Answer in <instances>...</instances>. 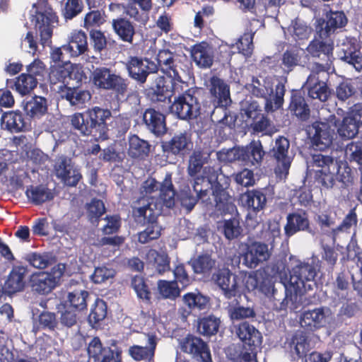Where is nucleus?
I'll list each match as a JSON object with an SVG mask.
<instances>
[{
  "instance_id": "nucleus-23",
  "label": "nucleus",
  "mask_w": 362,
  "mask_h": 362,
  "mask_svg": "<svg viewBox=\"0 0 362 362\" xmlns=\"http://www.w3.org/2000/svg\"><path fill=\"white\" fill-rule=\"evenodd\" d=\"M146 62L142 58L138 57H130L126 63V69L129 76L136 81L144 83L146 81V78L149 74L158 71L157 65L149 60L146 59Z\"/></svg>"
},
{
  "instance_id": "nucleus-44",
  "label": "nucleus",
  "mask_w": 362,
  "mask_h": 362,
  "mask_svg": "<svg viewBox=\"0 0 362 362\" xmlns=\"http://www.w3.org/2000/svg\"><path fill=\"white\" fill-rule=\"evenodd\" d=\"M2 128L11 132L18 133L23 131L25 122L22 113L19 111L4 112L1 118Z\"/></svg>"
},
{
  "instance_id": "nucleus-37",
  "label": "nucleus",
  "mask_w": 362,
  "mask_h": 362,
  "mask_svg": "<svg viewBox=\"0 0 362 362\" xmlns=\"http://www.w3.org/2000/svg\"><path fill=\"white\" fill-rule=\"evenodd\" d=\"M309 228V221L305 211L288 214L286 223L284 226V233L288 238L299 231H303Z\"/></svg>"
},
{
  "instance_id": "nucleus-21",
  "label": "nucleus",
  "mask_w": 362,
  "mask_h": 362,
  "mask_svg": "<svg viewBox=\"0 0 362 362\" xmlns=\"http://www.w3.org/2000/svg\"><path fill=\"white\" fill-rule=\"evenodd\" d=\"M360 124L362 127V107L361 105L356 104L351 107L349 115L343 119L337 132L342 138L351 139L359 132Z\"/></svg>"
},
{
  "instance_id": "nucleus-61",
  "label": "nucleus",
  "mask_w": 362,
  "mask_h": 362,
  "mask_svg": "<svg viewBox=\"0 0 362 362\" xmlns=\"http://www.w3.org/2000/svg\"><path fill=\"white\" fill-rule=\"evenodd\" d=\"M281 235V227L279 222L274 220H269L264 226L263 229L257 234V237L270 244L274 243L276 238Z\"/></svg>"
},
{
  "instance_id": "nucleus-2",
  "label": "nucleus",
  "mask_w": 362,
  "mask_h": 362,
  "mask_svg": "<svg viewBox=\"0 0 362 362\" xmlns=\"http://www.w3.org/2000/svg\"><path fill=\"white\" fill-rule=\"evenodd\" d=\"M112 117L107 108L95 106L83 112L70 116L71 127L83 136H91L96 141H105L109 138L107 120Z\"/></svg>"
},
{
  "instance_id": "nucleus-55",
  "label": "nucleus",
  "mask_w": 362,
  "mask_h": 362,
  "mask_svg": "<svg viewBox=\"0 0 362 362\" xmlns=\"http://www.w3.org/2000/svg\"><path fill=\"white\" fill-rule=\"evenodd\" d=\"M304 53L303 49L298 47H292L286 49L281 58L283 69L287 72L293 71L294 67L298 66L300 62L301 54Z\"/></svg>"
},
{
  "instance_id": "nucleus-16",
  "label": "nucleus",
  "mask_w": 362,
  "mask_h": 362,
  "mask_svg": "<svg viewBox=\"0 0 362 362\" xmlns=\"http://www.w3.org/2000/svg\"><path fill=\"white\" fill-rule=\"evenodd\" d=\"M290 142L284 136H279L275 141V145L270 151L271 156L275 159L276 166L275 174L279 178H286L291 164V159L288 156Z\"/></svg>"
},
{
  "instance_id": "nucleus-62",
  "label": "nucleus",
  "mask_w": 362,
  "mask_h": 362,
  "mask_svg": "<svg viewBox=\"0 0 362 362\" xmlns=\"http://www.w3.org/2000/svg\"><path fill=\"white\" fill-rule=\"evenodd\" d=\"M261 350L239 346L234 353L230 354V360L233 362H258L257 354Z\"/></svg>"
},
{
  "instance_id": "nucleus-36",
  "label": "nucleus",
  "mask_w": 362,
  "mask_h": 362,
  "mask_svg": "<svg viewBox=\"0 0 362 362\" xmlns=\"http://www.w3.org/2000/svg\"><path fill=\"white\" fill-rule=\"evenodd\" d=\"M62 48L71 57H76L84 54L88 49L86 34L82 30L73 32L68 44L63 45Z\"/></svg>"
},
{
  "instance_id": "nucleus-26",
  "label": "nucleus",
  "mask_w": 362,
  "mask_h": 362,
  "mask_svg": "<svg viewBox=\"0 0 362 362\" xmlns=\"http://www.w3.org/2000/svg\"><path fill=\"white\" fill-rule=\"evenodd\" d=\"M267 188L247 189L240 195L243 205L248 210L257 214L267 206Z\"/></svg>"
},
{
  "instance_id": "nucleus-40",
  "label": "nucleus",
  "mask_w": 362,
  "mask_h": 362,
  "mask_svg": "<svg viewBox=\"0 0 362 362\" xmlns=\"http://www.w3.org/2000/svg\"><path fill=\"white\" fill-rule=\"evenodd\" d=\"M289 109L297 117L302 121H306L310 115V110L303 95L299 90L291 91Z\"/></svg>"
},
{
  "instance_id": "nucleus-54",
  "label": "nucleus",
  "mask_w": 362,
  "mask_h": 362,
  "mask_svg": "<svg viewBox=\"0 0 362 362\" xmlns=\"http://www.w3.org/2000/svg\"><path fill=\"white\" fill-rule=\"evenodd\" d=\"M88 296L87 291L74 290L68 293L65 303L76 311H83L87 309Z\"/></svg>"
},
{
  "instance_id": "nucleus-53",
  "label": "nucleus",
  "mask_w": 362,
  "mask_h": 362,
  "mask_svg": "<svg viewBox=\"0 0 362 362\" xmlns=\"http://www.w3.org/2000/svg\"><path fill=\"white\" fill-rule=\"evenodd\" d=\"M182 301L190 310H202L206 308L209 298L197 291L185 293L182 297Z\"/></svg>"
},
{
  "instance_id": "nucleus-49",
  "label": "nucleus",
  "mask_w": 362,
  "mask_h": 362,
  "mask_svg": "<svg viewBox=\"0 0 362 362\" xmlns=\"http://www.w3.org/2000/svg\"><path fill=\"white\" fill-rule=\"evenodd\" d=\"M257 291L264 294L266 296L269 297L272 301L274 309L278 311L286 310V309H279V306L284 299V297L278 296V291L274 288V283L268 277L261 276Z\"/></svg>"
},
{
  "instance_id": "nucleus-31",
  "label": "nucleus",
  "mask_w": 362,
  "mask_h": 362,
  "mask_svg": "<svg viewBox=\"0 0 362 362\" xmlns=\"http://www.w3.org/2000/svg\"><path fill=\"white\" fill-rule=\"evenodd\" d=\"M112 28L118 39L124 42L133 44L136 35V27L134 22L124 16L113 18L111 22Z\"/></svg>"
},
{
  "instance_id": "nucleus-18",
  "label": "nucleus",
  "mask_w": 362,
  "mask_h": 362,
  "mask_svg": "<svg viewBox=\"0 0 362 362\" xmlns=\"http://www.w3.org/2000/svg\"><path fill=\"white\" fill-rule=\"evenodd\" d=\"M326 112L327 109L323 107L318 110V151H323L332 144L336 129L334 115L328 111L327 117L322 118Z\"/></svg>"
},
{
  "instance_id": "nucleus-12",
  "label": "nucleus",
  "mask_w": 362,
  "mask_h": 362,
  "mask_svg": "<svg viewBox=\"0 0 362 362\" xmlns=\"http://www.w3.org/2000/svg\"><path fill=\"white\" fill-rule=\"evenodd\" d=\"M53 170L56 177L69 187H76L82 178L79 169L66 155H59L55 158Z\"/></svg>"
},
{
  "instance_id": "nucleus-27",
  "label": "nucleus",
  "mask_w": 362,
  "mask_h": 362,
  "mask_svg": "<svg viewBox=\"0 0 362 362\" xmlns=\"http://www.w3.org/2000/svg\"><path fill=\"white\" fill-rule=\"evenodd\" d=\"M192 146L190 135L186 132L175 134L170 141L162 142L161 147L167 156L184 155Z\"/></svg>"
},
{
  "instance_id": "nucleus-7",
  "label": "nucleus",
  "mask_w": 362,
  "mask_h": 362,
  "mask_svg": "<svg viewBox=\"0 0 362 362\" xmlns=\"http://www.w3.org/2000/svg\"><path fill=\"white\" fill-rule=\"evenodd\" d=\"M196 92L194 88L180 83L179 91L169 106L170 112L182 120L196 119L200 115V103L195 95Z\"/></svg>"
},
{
  "instance_id": "nucleus-1",
  "label": "nucleus",
  "mask_w": 362,
  "mask_h": 362,
  "mask_svg": "<svg viewBox=\"0 0 362 362\" xmlns=\"http://www.w3.org/2000/svg\"><path fill=\"white\" fill-rule=\"evenodd\" d=\"M290 277L287 284H284V299L279 306V309H286L291 303V309L298 308L301 296L304 293L313 291L317 286L315 268L308 263L298 262V264L289 271Z\"/></svg>"
},
{
  "instance_id": "nucleus-13",
  "label": "nucleus",
  "mask_w": 362,
  "mask_h": 362,
  "mask_svg": "<svg viewBox=\"0 0 362 362\" xmlns=\"http://www.w3.org/2000/svg\"><path fill=\"white\" fill-rule=\"evenodd\" d=\"M179 346L183 353L199 362H213L208 344L199 337L188 334L179 340Z\"/></svg>"
},
{
  "instance_id": "nucleus-50",
  "label": "nucleus",
  "mask_w": 362,
  "mask_h": 362,
  "mask_svg": "<svg viewBox=\"0 0 362 362\" xmlns=\"http://www.w3.org/2000/svg\"><path fill=\"white\" fill-rule=\"evenodd\" d=\"M59 321L57 315L49 311H42L37 317L33 329L37 332L40 330L55 332L58 327Z\"/></svg>"
},
{
  "instance_id": "nucleus-60",
  "label": "nucleus",
  "mask_w": 362,
  "mask_h": 362,
  "mask_svg": "<svg viewBox=\"0 0 362 362\" xmlns=\"http://www.w3.org/2000/svg\"><path fill=\"white\" fill-rule=\"evenodd\" d=\"M87 216L90 222L98 225L100 217L105 213L106 209L103 202L93 198L86 204Z\"/></svg>"
},
{
  "instance_id": "nucleus-28",
  "label": "nucleus",
  "mask_w": 362,
  "mask_h": 362,
  "mask_svg": "<svg viewBox=\"0 0 362 362\" xmlns=\"http://www.w3.org/2000/svg\"><path fill=\"white\" fill-rule=\"evenodd\" d=\"M264 151L259 141H251L248 145L238 148L235 156L246 165H255L262 162Z\"/></svg>"
},
{
  "instance_id": "nucleus-5",
  "label": "nucleus",
  "mask_w": 362,
  "mask_h": 362,
  "mask_svg": "<svg viewBox=\"0 0 362 362\" xmlns=\"http://www.w3.org/2000/svg\"><path fill=\"white\" fill-rule=\"evenodd\" d=\"M270 79L262 78V80L252 77V83L249 85L250 92L255 97L264 98V110L267 113L274 112L283 106L286 88L284 83L279 82L274 88Z\"/></svg>"
},
{
  "instance_id": "nucleus-22",
  "label": "nucleus",
  "mask_w": 362,
  "mask_h": 362,
  "mask_svg": "<svg viewBox=\"0 0 362 362\" xmlns=\"http://www.w3.org/2000/svg\"><path fill=\"white\" fill-rule=\"evenodd\" d=\"M235 333L243 347L262 349L263 337L262 333L248 322H242L235 327Z\"/></svg>"
},
{
  "instance_id": "nucleus-17",
  "label": "nucleus",
  "mask_w": 362,
  "mask_h": 362,
  "mask_svg": "<svg viewBox=\"0 0 362 362\" xmlns=\"http://www.w3.org/2000/svg\"><path fill=\"white\" fill-rule=\"evenodd\" d=\"M212 279L220 288L226 299L231 300L233 297L238 296V277L228 267L218 269L213 274Z\"/></svg>"
},
{
  "instance_id": "nucleus-9",
  "label": "nucleus",
  "mask_w": 362,
  "mask_h": 362,
  "mask_svg": "<svg viewBox=\"0 0 362 362\" xmlns=\"http://www.w3.org/2000/svg\"><path fill=\"white\" fill-rule=\"evenodd\" d=\"M90 80L97 88L112 90L117 97H124L128 90V80L106 66L94 69L90 74Z\"/></svg>"
},
{
  "instance_id": "nucleus-64",
  "label": "nucleus",
  "mask_w": 362,
  "mask_h": 362,
  "mask_svg": "<svg viewBox=\"0 0 362 362\" xmlns=\"http://www.w3.org/2000/svg\"><path fill=\"white\" fill-rule=\"evenodd\" d=\"M83 9V2L82 0H64V4L62 12L64 18L67 20H71Z\"/></svg>"
},
{
  "instance_id": "nucleus-3",
  "label": "nucleus",
  "mask_w": 362,
  "mask_h": 362,
  "mask_svg": "<svg viewBox=\"0 0 362 362\" xmlns=\"http://www.w3.org/2000/svg\"><path fill=\"white\" fill-rule=\"evenodd\" d=\"M322 18L318 20V35L322 40L318 39V53L323 52V56L326 58L325 64L318 63V78L320 77L327 78L329 70L331 69V62L329 59L332 53L333 42L329 36L338 28L344 26L347 22L346 16L343 12H332L329 7L323 4Z\"/></svg>"
},
{
  "instance_id": "nucleus-25",
  "label": "nucleus",
  "mask_w": 362,
  "mask_h": 362,
  "mask_svg": "<svg viewBox=\"0 0 362 362\" xmlns=\"http://www.w3.org/2000/svg\"><path fill=\"white\" fill-rule=\"evenodd\" d=\"M339 168L332 157L318 154V182L327 189L332 188L334 182V176Z\"/></svg>"
},
{
  "instance_id": "nucleus-29",
  "label": "nucleus",
  "mask_w": 362,
  "mask_h": 362,
  "mask_svg": "<svg viewBox=\"0 0 362 362\" xmlns=\"http://www.w3.org/2000/svg\"><path fill=\"white\" fill-rule=\"evenodd\" d=\"M143 121L146 129L157 137L167 132L165 115L154 108H147L144 111Z\"/></svg>"
},
{
  "instance_id": "nucleus-35",
  "label": "nucleus",
  "mask_w": 362,
  "mask_h": 362,
  "mask_svg": "<svg viewBox=\"0 0 362 362\" xmlns=\"http://www.w3.org/2000/svg\"><path fill=\"white\" fill-rule=\"evenodd\" d=\"M191 56L195 64L200 68H210L214 62V55L211 46L205 41L192 47Z\"/></svg>"
},
{
  "instance_id": "nucleus-42",
  "label": "nucleus",
  "mask_w": 362,
  "mask_h": 362,
  "mask_svg": "<svg viewBox=\"0 0 362 362\" xmlns=\"http://www.w3.org/2000/svg\"><path fill=\"white\" fill-rule=\"evenodd\" d=\"M61 96L69 101L71 105L78 107H83L91 99V93L89 90H82L76 86L62 89Z\"/></svg>"
},
{
  "instance_id": "nucleus-33",
  "label": "nucleus",
  "mask_w": 362,
  "mask_h": 362,
  "mask_svg": "<svg viewBox=\"0 0 362 362\" xmlns=\"http://www.w3.org/2000/svg\"><path fill=\"white\" fill-rule=\"evenodd\" d=\"M288 346L291 352L295 353L298 358L305 356L303 362H317L315 351H313L307 356L310 351V344L306 337L302 332H296L292 336Z\"/></svg>"
},
{
  "instance_id": "nucleus-10",
  "label": "nucleus",
  "mask_w": 362,
  "mask_h": 362,
  "mask_svg": "<svg viewBox=\"0 0 362 362\" xmlns=\"http://www.w3.org/2000/svg\"><path fill=\"white\" fill-rule=\"evenodd\" d=\"M180 85V82L173 81V78L168 81L164 76H158L155 85L146 89V98L163 110L169 109L172 103L171 98L179 91Z\"/></svg>"
},
{
  "instance_id": "nucleus-58",
  "label": "nucleus",
  "mask_w": 362,
  "mask_h": 362,
  "mask_svg": "<svg viewBox=\"0 0 362 362\" xmlns=\"http://www.w3.org/2000/svg\"><path fill=\"white\" fill-rule=\"evenodd\" d=\"M36 78L26 73L19 75L14 82L13 88L22 95L30 93L37 85Z\"/></svg>"
},
{
  "instance_id": "nucleus-8",
  "label": "nucleus",
  "mask_w": 362,
  "mask_h": 362,
  "mask_svg": "<svg viewBox=\"0 0 362 362\" xmlns=\"http://www.w3.org/2000/svg\"><path fill=\"white\" fill-rule=\"evenodd\" d=\"M66 265L59 263L49 271H38L30 274L28 284L33 293L39 296H47L61 284Z\"/></svg>"
},
{
  "instance_id": "nucleus-32",
  "label": "nucleus",
  "mask_w": 362,
  "mask_h": 362,
  "mask_svg": "<svg viewBox=\"0 0 362 362\" xmlns=\"http://www.w3.org/2000/svg\"><path fill=\"white\" fill-rule=\"evenodd\" d=\"M230 104L231 103L213 104L214 108L211 113V120L219 131L226 127L231 129L235 123V117L232 116L231 112L228 109Z\"/></svg>"
},
{
  "instance_id": "nucleus-63",
  "label": "nucleus",
  "mask_w": 362,
  "mask_h": 362,
  "mask_svg": "<svg viewBox=\"0 0 362 362\" xmlns=\"http://www.w3.org/2000/svg\"><path fill=\"white\" fill-rule=\"evenodd\" d=\"M159 293L165 299L175 300L180 295V288L175 281L159 280L158 281Z\"/></svg>"
},
{
  "instance_id": "nucleus-20",
  "label": "nucleus",
  "mask_w": 362,
  "mask_h": 362,
  "mask_svg": "<svg viewBox=\"0 0 362 362\" xmlns=\"http://www.w3.org/2000/svg\"><path fill=\"white\" fill-rule=\"evenodd\" d=\"M156 60L158 69L160 68L162 72L173 78V81H178L187 86V83L182 79L179 73L180 60L173 52L168 49H161L157 54Z\"/></svg>"
},
{
  "instance_id": "nucleus-45",
  "label": "nucleus",
  "mask_w": 362,
  "mask_h": 362,
  "mask_svg": "<svg viewBox=\"0 0 362 362\" xmlns=\"http://www.w3.org/2000/svg\"><path fill=\"white\" fill-rule=\"evenodd\" d=\"M25 194L28 200L35 205H40L54 199V195L51 189L45 185H30L27 187Z\"/></svg>"
},
{
  "instance_id": "nucleus-52",
  "label": "nucleus",
  "mask_w": 362,
  "mask_h": 362,
  "mask_svg": "<svg viewBox=\"0 0 362 362\" xmlns=\"http://www.w3.org/2000/svg\"><path fill=\"white\" fill-rule=\"evenodd\" d=\"M131 286L139 300L147 304L151 303L152 293L144 276H134L131 279Z\"/></svg>"
},
{
  "instance_id": "nucleus-24",
  "label": "nucleus",
  "mask_w": 362,
  "mask_h": 362,
  "mask_svg": "<svg viewBox=\"0 0 362 362\" xmlns=\"http://www.w3.org/2000/svg\"><path fill=\"white\" fill-rule=\"evenodd\" d=\"M28 268L22 264H16L12 267L7 279H6L3 289L5 293L12 295L23 291L27 284V275Z\"/></svg>"
},
{
  "instance_id": "nucleus-14",
  "label": "nucleus",
  "mask_w": 362,
  "mask_h": 362,
  "mask_svg": "<svg viewBox=\"0 0 362 362\" xmlns=\"http://www.w3.org/2000/svg\"><path fill=\"white\" fill-rule=\"evenodd\" d=\"M87 353L93 362H122L120 348L104 346L100 337H94L88 342Z\"/></svg>"
},
{
  "instance_id": "nucleus-43",
  "label": "nucleus",
  "mask_w": 362,
  "mask_h": 362,
  "mask_svg": "<svg viewBox=\"0 0 362 362\" xmlns=\"http://www.w3.org/2000/svg\"><path fill=\"white\" fill-rule=\"evenodd\" d=\"M150 144L137 135L133 134L129 138L128 155L132 158L144 160L149 155Z\"/></svg>"
},
{
  "instance_id": "nucleus-57",
  "label": "nucleus",
  "mask_w": 362,
  "mask_h": 362,
  "mask_svg": "<svg viewBox=\"0 0 362 362\" xmlns=\"http://www.w3.org/2000/svg\"><path fill=\"white\" fill-rule=\"evenodd\" d=\"M189 264L195 274H205L210 273L215 267L216 260L208 254H202L191 260Z\"/></svg>"
},
{
  "instance_id": "nucleus-38",
  "label": "nucleus",
  "mask_w": 362,
  "mask_h": 362,
  "mask_svg": "<svg viewBox=\"0 0 362 362\" xmlns=\"http://www.w3.org/2000/svg\"><path fill=\"white\" fill-rule=\"evenodd\" d=\"M241 293L238 296L233 297L231 300H228L226 310L228 315L232 320H240L246 318H253L256 316V313L252 308L244 307L240 305Z\"/></svg>"
},
{
  "instance_id": "nucleus-15",
  "label": "nucleus",
  "mask_w": 362,
  "mask_h": 362,
  "mask_svg": "<svg viewBox=\"0 0 362 362\" xmlns=\"http://www.w3.org/2000/svg\"><path fill=\"white\" fill-rule=\"evenodd\" d=\"M243 247L241 256L243 264L250 269H255L271 256L268 245L264 243L254 240L245 243Z\"/></svg>"
},
{
  "instance_id": "nucleus-51",
  "label": "nucleus",
  "mask_w": 362,
  "mask_h": 362,
  "mask_svg": "<svg viewBox=\"0 0 362 362\" xmlns=\"http://www.w3.org/2000/svg\"><path fill=\"white\" fill-rule=\"evenodd\" d=\"M220 325V318L213 315L205 316L199 319L197 332L203 336L211 337L218 332Z\"/></svg>"
},
{
  "instance_id": "nucleus-6",
  "label": "nucleus",
  "mask_w": 362,
  "mask_h": 362,
  "mask_svg": "<svg viewBox=\"0 0 362 362\" xmlns=\"http://www.w3.org/2000/svg\"><path fill=\"white\" fill-rule=\"evenodd\" d=\"M30 21L40 35V43L43 47H50L53 35V23L58 21L56 13L46 0H38L33 4Z\"/></svg>"
},
{
  "instance_id": "nucleus-39",
  "label": "nucleus",
  "mask_w": 362,
  "mask_h": 362,
  "mask_svg": "<svg viewBox=\"0 0 362 362\" xmlns=\"http://www.w3.org/2000/svg\"><path fill=\"white\" fill-rule=\"evenodd\" d=\"M23 105L25 112L31 118H40L47 111V101L42 96L27 98L23 100Z\"/></svg>"
},
{
  "instance_id": "nucleus-46",
  "label": "nucleus",
  "mask_w": 362,
  "mask_h": 362,
  "mask_svg": "<svg viewBox=\"0 0 362 362\" xmlns=\"http://www.w3.org/2000/svg\"><path fill=\"white\" fill-rule=\"evenodd\" d=\"M149 222L143 231L138 234V241L141 244H146L151 240H157L161 235L162 228L158 223V214H149Z\"/></svg>"
},
{
  "instance_id": "nucleus-34",
  "label": "nucleus",
  "mask_w": 362,
  "mask_h": 362,
  "mask_svg": "<svg viewBox=\"0 0 362 362\" xmlns=\"http://www.w3.org/2000/svg\"><path fill=\"white\" fill-rule=\"evenodd\" d=\"M209 90L213 104L232 103L230 86L223 79L216 76L211 77Z\"/></svg>"
},
{
  "instance_id": "nucleus-47",
  "label": "nucleus",
  "mask_w": 362,
  "mask_h": 362,
  "mask_svg": "<svg viewBox=\"0 0 362 362\" xmlns=\"http://www.w3.org/2000/svg\"><path fill=\"white\" fill-rule=\"evenodd\" d=\"M25 260L30 266L38 269H44L49 265L54 264L57 261L55 255L51 252H33L27 254Z\"/></svg>"
},
{
  "instance_id": "nucleus-19",
  "label": "nucleus",
  "mask_w": 362,
  "mask_h": 362,
  "mask_svg": "<svg viewBox=\"0 0 362 362\" xmlns=\"http://www.w3.org/2000/svg\"><path fill=\"white\" fill-rule=\"evenodd\" d=\"M339 47H341L340 59L351 65L356 71H362V53L361 45L354 37H345Z\"/></svg>"
},
{
  "instance_id": "nucleus-4",
  "label": "nucleus",
  "mask_w": 362,
  "mask_h": 362,
  "mask_svg": "<svg viewBox=\"0 0 362 362\" xmlns=\"http://www.w3.org/2000/svg\"><path fill=\"white\" fill-rule=\"evenodd\" d=\"M193 178L192 187L197 197L189 198V204L187 207L189 211L194 208L198 199H202L203 202L210 201L209 194L211 192L214 197L216 208L221 214H233L236 210L232 197L220 182H213L210 177L204 175H200Z\"/></svg>"
},
{
  "instance_id": "nucleus-41",
  "label": "nucleus",
  "mask_w": 362,
  "mask_h": 362,
  "mask_svg": "<svg viewBox=\"0 0 362 362\" xmlns=\"http://www.w3.org/2000/svg\"><path fill=\"white\" fill-rule=\"evenodd\" d=\"M210 159V154L201 150H195L189 157L187 174L189 177L198 176L203 170V174L206 173V167L204 165L208 163Z\"/></svg>"
},
{
  "instance_id": "nucleus-59",
  "label": "nucleus",
  "mask_w": 362,
  "mask_h": 362,
  "mask_svg": "<svg viewBox=\"0 0 362 362\" xmlns=\"http://www.w3.org/2000/svg\"><path fill=\"white\" fill-rule=\"evenodd\" d=\"M288 31L296 40H301L310 37L312 28L300 18H296L288 27Z\"/></svg>"
},
{
  "instance_id": "nucleus-11",
  "label": "nucleus",
  "mask_w": 362,
  "mask_h": 362,
  "mask_svg": "<svg viewBox=\"0 0 362 362\" xmlns=\"http://www.w3.org/2000/svg\"><path fill=\"white\" fill-rule=\"evenodd\" d=\"M160 190V197L164 204L171 207L175 204V190L174 189L170 174H166L163 181L159 183L155 178L148 177L141 185L140 192L143 196H148Z\"/></svg>"
},
{
  "instance_id": "nucleus-30",
  "label": "nucleus",
  "mask_w": 362,
  "mask_h": 362,
  "mask_svg": "<svg viewBox=\"0 0 362 362\" xmlns=\"http://www.w3.org/2000/svg\"><path fill=\"white\" fill-rule=\"evenodd\" d=\"M145 335L147 337L146 346L133 345L129 348V354L134 361H151L155 356L158 339L154 333H145Z\"/></svg>"
},
{
  "instance_id": "nucleus-48",
  "label": "nucleus",
  "mask_w": 362,
  "mask_h": 362,
  "mask_svg": "<svg viewBox=\"0 0 362 362\" xmlns=\"http://www.w3.org/2000/svg\"><path fill=\"white\" fill-rule=\"evenodd\" d=\"M69 69L68 65L52 66L49 73V80L51 85L61 83L59 86V92L61 93L62 89L69 87L71 81H69Z\"/></svg>"
},
{
  "instance_id": "nucleus-56",
  "label": "nucleus",
  "mask_w": 362,
  "mask_h": 362,
  "mask_svg": "<svg viewBox=\"0 0 362 362\" xmlns=\"http://www.w3.org/2000/svg\"><path fill=\"white\" fill-rule=\"evenodd\" d=\"M107 305L103 299L97 298L90 308L88 320L90 325L95 327L100 325L107 317Z\"/></svg>"
}]
</instances>
